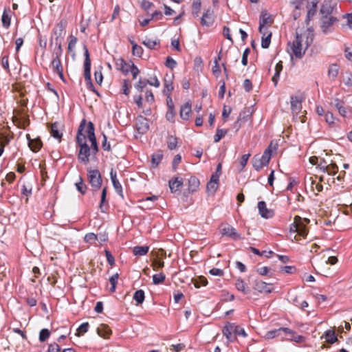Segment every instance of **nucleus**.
<instances>
[{"label": "nucleus", "mask_w": 352, "mask_h": 352, "mask_svg": "<svg viewBox=\"0 0 352 352\" xmlns=\"http://www.w3.org/2000/svg\"><path fill=\"white\" fill-rule=\"evenodd\" d=\"M257 207L258 213L263 218L269 219L272 217L274 214V210L268 209L264 201H258Z\"/></svg>", "instance_id": "obj_11"}, {"label": "nucleus", "mask_w": 352, "mask_h": 352, "mask_svg": "<svg viewBox=\"0 0 352 352\" xmlns=\"http://www.w3.org/2000/svg\"><path fill=\"white\" fill-rule=\"evenodd\" d=\"M323 338H324L325 341L329 344H333L338 340L335 331L331 329H329L325 331L324 334L321 337L322 339Z\"/></svg>", "instance_id": "obj_29"}, {"label": "nucleus", "mask_w": 352, "mask_h": 352, "mask_svg": "<svg viewBox=\"0 0 352 352\" xmlns=\"http://www.w3.org/2000/svg\"><path fill=\"white\" fill-rule=\"evenodd\" d=\"M173 89V82L170 80H164V94L165 95H170V92Z\"/></svg>", "instance_id": "obj_50"}, {"label": "nucleus", "mask_w": 352, "mask_h": 352, "mask_svg": "<svg viewBox=\"0 0 352 352\" xmlns=\"http://www.w3.org/2000/svg\"><path fill=\"white\" fill-rule=\"evenodd\" d=\"M163 158L162 151H159L155 153H153L151 156V166L153 168H156L160 164Z\"/></svg>", "instance_id": "obj_31"}, {"label": "nucleus", "mask_w": 352, "mask_h": 352, "mask_svg": "<svg viewBox=\"0 0 352 352\" xmlns=\"http://www.w3.org/2000/svg\"><path fill=\"white\" fill-rule=\"evenodd\" d=\"M129 72H131V73L132 74L133 78L134 79L137 78L138 75L140 73L139 69L133 63H132L131 65V67L129 68Z\"/></svg>", "instance_id": "obj_60"}, {"label": "nucleus", "mask_w": 352, "mask_h": 352, "mask_svg": "<svg viewBox=\"0 0 352 352\" xmlns=\"http://www.w3.org/2000/svg\"><path fill=\"white\" fill-rule=\"evenodd\" d=\"M89 327V324L86 322L80 325V327L78 328V333L76 335L78 336H80L81 334L85 333L88 331Z\"/></svg>", "instance_id": "obj_54"}, {"label": "nucleus", "mask_w": 352, "mask_h": 352, "mask_svg": "<svg viewBox=\"0 0 352 352\" xmlns=\"http://www.w3.org/2000/svg\"><path fill=\"white\" fill-rule=\"evenodd\" d=\"M85 124H86V120L84 119L81 121V122L79 125V127H78V133H77V135H76V143L78 144V146H81V145H83L84 144H87L86 143L87 133L86 132L85 133H82V131H84V129L85 128Z\"/></svg>", "instance_id": "obj_12"}, {"label": "nucleus", "mask_w": 352, "mask_h": 352, "mask_svg": "<svg viewBox=\"0 0 352 352\" xmlns=\"http://www.w3.org/2000/svg\"><path fill=\"white\" fill-rule=\"evenodd\" d=\"M272 143L265 150L262 155H256L252 159V165L256 170H260L263 166H267L271 159L272 148Z\"/></svg>", "instance_id": "obj_2"}, {"label": "nucleus", "mask_w": 352, "mask_h": 352, "mask_svg": "<svg viewBox=\"0 0 352 352\" xmlns=\"http://www.w3.org/2000/svg\"><path fill=\"white\" fill-rule=\"evenodd\" d=\"M222 235L228 236L234 239H241L240 234H238L236 230L230 225H226L221 228Z\"/></svg>", "instance_id": "obj_15"}, {"label": "nucleus", "mask_w": 352, "mask_h": 352, "mask_svg": "<svg viewBox=\"0 0 352 352\" xmlns=\"http://www.w3.org/2000/svg\"><path fill=\"white\" fill-rule=\"evenodd\" d=\"M107 192V187L103 188V189L102 190V193H101V199H100V206H99V208H100L101 212H104V210L103 209L104 204H107V201L106 200Z\"/></svg>", "instance_id": "obj_45"}, {"label": "nucleus", "mask_w": 352, "mask_h": 352, "mask_svg": "<svg viewBox=\"0 0 352 352\" xmlns=\"http://www.w3.org/2000/svg\"><path fill=\"white\" fill-rule=\"evenodd\" d=\"M207 190L212 192H214L218 188V183L210 181L207 184Z\"/></svg>", "instance_id": "obj_59"}, {"label": "nucleus", "mask_w": 352, "mask_h": 352, "mask_svg": "<svg viewBox=\"0 0 352 352\" xmlns=\"http://www.w3.org/2000/svg\"><path fill=\"white\" fill-rule=\"evenodd\" d=\"M336 21V18L333 16H322L321 28L324 33H327L329 28L331 27Z\"/></svg>", "instance_id": "obj_20"}, {"label": "nucleus", "mask_w": 352, "mask_h": 352, "mask_svg": "<svg viewBox=\"0 0 352 352\" xmlns=\"http://www.w3.org/2000/svg\"><path fill=\"white\" fill-rule=\"evenodd\" d=\"M132 44V53L134 56L140 57L143 54V49L141 46L131 41Z\"/></svg>", "instance_id": "obj_42"}, {"label": "nucleus", "mask_w": 352, "mask_h": 352, "mask_svg": "<svg viewBox=\"0 0 352 352\" xmlns=\"http://www.w3.org/2000/svg\"><path fill=\"white\" fill-rule=\"evenodd\" d=\"M191 111V103L190 102H186L180 108V118L184 120H188L190 118Z\"/></svg>", "instance_id": "obj_22"}, {"label": "nucleus", "mask_w": 352, "mask_h": 352, "mask_svg": "<svg viewBox=\"0 0 352 352\" xmlns=\"http://www.w3.org/2000/svg\"><path fill=\"white\" fill-rule=\"evenodd\" d=\"M168 148L170 150H173L177 147V139L176 137L170 135L168 138L167 141Z\"/></svg>", "instance_id": "obj_47"}, {"label": "nucleus", "mask_w": 352, "mask_h": 352, "mask_svg": "<svg viewBox=\"0 0 352 352\" xmlns=\"http://www.w3.org/2000/svg\"><path fill=\"white\" fill-rule=\"evenodd\" d=\"M154 270H157V268H162L164 266V262L161 260H154L152 263Z\"/></svg>", "instance_id": "obj_63"}, {"label": "nucleus", "mask_w": 352, "mask_h": 352, "mask_svg": "<svg viewBox=\"0 0 352 352\" xmlns=\"http://www.w3.org/2000/svg\"><path fill=\"white\" fill-rule=\"evenodd\" d=\"M165 278V274L162 272H160L153 276V283L155 285H158L162 283L164 281Z\"/></svg>", "instance_id": "obj_44"}, {"label": "nucleus", "mask_w": 352, "mask_h": 352, "mask_svg": "<svg viewBox=\"0 0 352 352\" xmlns=\"http://www.w3.org/2000/svg\"><path fill=\"white\" fill-rule=\"evenodd\" d=\"M338 8L337 3H333L331 0H324L320 9V13L322 16H331V14L338 12Z\"/></svg>", "instance_id": "obj_7"}, {"label": "nucleus", "mask_w": 352, "mask_h": 352, "mask_svg": "<svg viewBox=\"0 0 352 352\" xmlns=\"http://www.w3.org/2000/svg\"><path fill=\"white\" fill-rule=\"evenodd\" d=\"M338 112L344 118L349 117L351 114V110L348 111L344 105L339 108Z\"/></svg>", "instance_id": "obj_62"}, {"label": "nucleus", "mask_w": 352, "mask_h": 352, "mask_svg": "<svg viewBox=\"0 0 352 352\" xmlns=\"http://www.w3.org/2000/svg\"><path fill=\"white\" fill-rule=\"evenodd\" d=\"M250 156V154H245L242 156L241 161H240V165L241 168H239V171H242L245 166H246L248 159Z\"/></svg>", "instance_id": "obj_55"}, {"label": "nucleus", "mask_w": 352, "mask_h": 352, "mask_svg": "<svg viewBox=\"0 0 352 352\" xmlns=\"http://www.w3.org/2000/svg\"><path fill=\"white\" fill-rule=\"evenodd\" d=\"M291 108L294 114H298L302 108L301 100L298 96H291Z\"/></svg>", "instance_id": "obj_23"}, {"label": "nucleus", "mask_w": 352, "mask_h": 352, "mask_svg": "<svg viewBox=\"0 0 352 352\" xmlns=\"http://www.w3.org/2000/svg\"><path fill=\"white\" fill-rule=\"evenodd\" d=\"M61 43V41H56L55 45L57 47L54 50L53 52V58H60V57L61 56L63 53Z\"/></svg>", "instance_id": "obj_43"}, {"label": "nucleus", "mask_w": 352, "mask_h": 352, "mask_svg": "<svg viewBox=\"0 0 352 352\" xmlns=\"http://www.w3.org/2000/svg\"><path fill=\"white\" fill-rule=\"evenodd\" d=\"M142 43L146 46L149 49H155V46L156 45H159L160 46V41L157 40H152L151 38H146L144 41H142Z\"/></svg>", "instance_id": "obj_37"}, {"label": "nucleus", "mask_w": 352, "mask_h": 352, "mask_svg": "<svg viewBox=\"0 0 352 352\" xmlns=\"http://www.w3.org/2000/svg\"><path fill=\"white\" fill-rule=\"evenodd\" d=\"M97 333L99 336L103 338H107L111 333V330L109 327L108 325L101 324L98 328H97Z\"/></svg>", "instance_id": "obj_25"}, {"label": "nucleus", "mask_w": 352, "mask_h": 352, "mask_svg": "<svg viewBox=\"0 0 352 352\" xmlns=\"http://www.w3.org/2000/svg\"><path fill=\"white\" fill-rule=\"evenodd\" d=\"M105 256L107 257V261L108 263L111 266L113 265L115 263L114 257L113 256L111 253L107 250H105Z\"/></svg>", "instance_id": "obj_61"}, {"label": "nucleus", "mask_w": 352, "mask_h": 352, "mask_svg": "<svg viewBox=\"0 0 352 352\" xmlns=\"http://www.w3.org/2000/svg\"><path fill=\"white\" fill-rule=\"evenodd\" d=\"M84 240L86 243L93 244L98 240V236L94 233L90 232L85 236Z\"/></svg>", "instance_id": "obj_49"}, {"label": "nucleus", "mask_w": 352, "mask_h": 352, "mask_svg": "<svg viewBox=\"0 0 352 352\" xmlns=\"http://www.w3.org/2000/svg\"><path fill=\"white\" fill-rule=\"evenodd\" d=\"M28 145L33 152H38L42 146L40 139H31L30 135H27Z\"/></svg>", "instance_id": "obj_24"}, {"label": "nucleus", "mask_w": 352, "mask_h": 352, "mask_svg": "<svg viewBox=\"0 0 352 352\" xmlns=\"http://www.w3.org/2000/svg\"><path fill=\"white\" fill-rule=\"evenodd\" d=\"M65 26L66 23L64 21H60L59 23H58L54 28V36H55L54 40L55 42L56 41H61V38L63 37V36L65 34Z\"/></svg>", "instance_id": "obj_13"}, {"label": "nucleus", "mask_w": 352, "mask_h": 352, "mask_svg": "<svg viewBox=\"0 0 352 352\" xmlns=\"http://www.w3.org/2000/svg\"><path fill=\"white\" fill-rule=\"evenodd\" d=\"M165 65L167 67L173 69L176 67L177 62L173 58L168 56Z\"/></svg>", "instance_id": "obj_58"}, {"label": "nucleus", "mask_w": 352, "mask_h": 352, "mask_svg": "<svg viewBox=\"0 0 352 352\" xmlns=\"http://www.w3.org/2000/svg\"><path fill=\"white\" fill-rule=\"evenodd\" d=\"M80 150L78 155V158L80 162L87 164L89 162V156L91 153L90 147L87 145V144H84L83 145L79 146Z\"/></svg>", "instance_id": "obj_8"}, {"label": "nucleus", "mask_w": 352, "mask_h": 352, "mask_svg": "<svg viewBox=\"0 0 352 352\" xmlns=\"http://www.w3.org/2000/svg\"><path fill=\"white\" fill-rule=\"evenodd\" d=\"M254 289L260 293H271L272 291V284L267 283L261 280H256L254 284Z\"/></svg>", "instance_id": "obj_9"}, {"label": "nucleus", "mask_w": 352, "mask_h": 352, "mask_svg": "<svg viewBox=\"0 0 352 352\" xmlns=\"http://www.w3.org/2000/svg\"><path fill=\"white\" fill-rule=\"evenodd\" d=\"M59 126L60 124L58 122H54L50 125L49 129L51 135L60 141V139L63 136V133L59 131Z\"/></svg>", "instance_id": "obj_26"}, {"label": "nucleus", "mask_w": 352, "mask_h": 352, "mask_svg": "<svg viewBox=\"0 0 352 352\" xmlns=\"http://www.w3.org/2000/svg\"><path fill=\"white\" fill-rule=\"evenodd\" d=\"M87 177L89 182L93 189L96 191L100 188L102 183L101 175L97 169H88Z\"/></svg>", "instance_id": "obj_4"}, {"label": "nucleus", "mask_w": 352, "mask_h": 352, "mask_svg": "<svg viewBox=\"0 0 352 352\" xmlns=\"http://www.w3.org/2000/svg\"><path fill=\"white\" fill-rule=\"evenodd\" d=\"M338 170V167L336 164H331L328 165V171L327 173L329 175H335Z\"/></svg>", "instance_id": "obj_57"}, {"label": "nucleus", "mask_w": 352, "mask_h": 352, "mask_svg": "<svg viewBox=\"0 0 352 352\" xmlns=\"http://www.w3.org/2000/svg\"><path fill=\"white\" fill-rule=\"evenodd\" d=\"M111 179L113 186V188L116 192L120 195L122 198L124 197L122 194V187L120 182L117 179L116 172L111 169L110 172Z\"/></svg>", "instance_id": "obj_17"}, {"label": "nucleus", "mask_w": 352, "mask_h": 352, "mask_svg": "<svg viewBox=\"0 0 352 352\" xmlns=\"http://www.w3.org/2000/svg\"><path fill=\"white\" fill-rule=\"evenodd\" d=\"M201 0H193L192 4V14L195 17H197L199 16L201 10Z\"/></svg>", "instance_id": "obj_35"}, {"label": "nucleus", "mask_w": 352, "mask_h": 352, "mask_svg": "<svg viewBox=\"0 0 352 352\" xmlns=\"http://www.w3.org/2000/svg\"><path fill=\"white\" fill-rule=\"evenodd\" d=\"M192 282L196 288H199L201 285L205 286L208 284L207 279L204 276H199L192 279Z\"/></svg>", "instance_id": "obj_38"}, {"label": "nucleus", "mask_w": 352, "mask_h": 352, "mask_svg": "<svg viewBox=\"0 0 352 352\" xmlns=\"http://www.w3.org/2000/svg\"><path fill=\"white\" fill-rule=\"evenodd\" d=\"M60 348L56 343L50 344L48 347V352H59Z\"/></svg>", "instance_id": "obj_64"}, {"label": "nucleus", "mask_w": 352, "mask_h": 352, "mask_svg": "<svg viewBox=\"0 0 352 352\" xmlns=\"http://www.w3.org/2000/svg\"><path fill=\"white\" fill-rule=\"evenodd\" d=\"M234 323L227 322L223 329V333L226 337L228 342H233L236 339V336H232V333H234Z\"/></svg>", "instance_id": "obj_19"}, {"label": "nucleus", "mask_w": 352, "mask_h": 352, "mask_svg": "<svg viewBox=\"0 0 352 352\" xmlns=\"http://www.w3.org/2000/svg\"><path fill=\"white\" fill-rule=\"evenodd\" d=\"M214 21V12L211 9H208L204 13L201 19V23L202 25L210 26Z\"/></svg>", "instance_id": "obj_18"}, {"label": "nucleus", "mask_w": 352, "mask_h": 352, "mask_svg": "<svg viewBox=\"0 0 352 352\" xmlns=\"http://www.w3.org/2000/svg\"><path fill=\"white\" fill-rule=\"evenodd\" d=\"M10 21H11V11L10 8L5 9L2 16H1V21L3 26L6 28H8L10 25Z\"/></svg>", "instance_id": "obj_28"}, {"label": "nucleus", "mask_w": 352, "mask_h": 352, "mask_svg": "<svg viewBox=\"0 0 352 352\" xmlns=\"http://www.w3.org/2000/svg\"><path fill=\"white\" fill-rule=\"evenodd\" d=\"M94 125L91 122H89L86 133L87 138L91 142V151L93 154H96L98 151V146L97 144L96 138L94 133Z\"/></svg>", "instance_id": "obj_6"}, {"label": "nucleus", "mask_w": 352, "mask_h": 352, "mask_svg": "<svg viewBox=\"0 0 352 352\" xmlns=\"http://www.w3.org/2000/svg\"><path fill=\"white\" fill-rule=\"evenodd\" d=\"M149 247L144 246H135L133 248V252L136 256H144L148 252Z\"/></svg>", "instance_id": "obj_34"}, {"label": "nucleus", "mask_w": 352, "mask_h": 352, "mask_svg": "<svg viewBox=\"0 0 352 352\" xmlns=\"http://www.w3.org/2000/svg\"><path fill=\"white\" fill-rule=\"evenodd\" d=\"M235 286L239 291L243 292L244 294H248L250 292V288L248 287L245 282L241 278L236 280Z\"/></svg>", "instance_id": "obj_30"}, {"label": "nucleus", "mask_w": 352, "mask_h": 352, "mask_svg": "<svg viewBox=\"0 0 352 352\" xmlns=\"http://www.w3.org/2000/svg\"><path fill=\"white\" fill-rule=\"evenodd\" d=\"M51 65L53 68V71L58 75L63 81H65L63 68L60 58H53Z\"/></svg>", "instance_id": "obj_16"}, {"label": "nucleus", "mask_w": 352, "mask_h": 352, "mask_svg": "<svg viewBox=\"0 0 352 352\" xmlns=\"http://www.w3.org/2000/svg\"><path fill=\"white\" fill-rule=\"evenodd\" d=\"M273 23V19L272 16L267 13V12H262L260 16V21H259V32H262L263 30L265 29V25L272 24Z\"/></svg>", "instance_id": "obj_14"}, {"label": "nucleus", "mask_w": 352, "mask_h": 352, "mask_svg": "<svg viewBox=\"0 0 352 352\" xmlns=\"http://www.w3.org/2000/svg\"><path fill=\"white\" fill-rule=\"evenodd\" d=\"M228 133L227 130L219 129L217 130L216 134L214 136V142H219Z\"/></svg>", "instance_id": "obj_48"}, {"label": "nucleus", "mask_w": 352, "mask_h": 352, "mask_svg": "<svg viewBox=\"0 0 352 352\" xmlns=\"http://www.w3.org/2000/svg\"><path fill=\"white\" fill-rule=\"evenodd\" d=\"M280 333H281L280 328L276 329H273V330L267 331L265 335V337L267 339H272L275 337L278 336L279 335H280Z\"/></svg>", "instance_id": "obj_53"}, {"label": "nucleus", "mask_w": 352, "mask_h": 352, "mask_svg": "<svg viewBox=\"0 0 352 352\" xmlns=\"http://www.w3.org/2000/svg\"><path fill=\"white\" fill-rule=\"evenodd\" d=\"M83 49H84V56H85L84 76H85V80L87 82V89L93 91L94 92H96L98 95V93L94 89V85L91 82V59L89 57V50L86 45H84Z\"/></svg>", "instance_id": "obj_3"}, {"label": "nucleus", "mask_w": 352, "mask_h": 352, "mask_svg": "<svg viewBox=\"0 0 352 352\" xmlns=\"http://www.w3.org/2000/svg\"><path fill=\"white\" fill-rule=\"evenodd\" d=\"M339 72V67L336 64H332L329 66L328 69V76L332 79L335 80L338 76Z\"/></svg>", "instance_id": "obj_33"}, {"label": "nucleus", "mask_w": 352, "mask_h": 352, "mask_svg": "<svg viewBox=\"0 0 352 352\" xmlns=\"http://www.w3.org/2000/svg\"><path fill=\"white\" fill-rule=\"evenodd\" d=\"M50 336V331L47 329H43L39 333V340L41 342H45Z\"/></svg>", "instance_id": "obj_51"}, {"label": "nucleus", "mask_w": 352, "mask_h": 352, "mask_svg": "<svg viewBox=\"0 0 352 352\" xmlns=\"http://www.w3.org/2000/svg\"><path fill=\"white\" fill-rule=\"evenodd\" d=\"M317 3H318V2L315 1H312L310 3H308V6H307L308 11H307V19H306L307 23L309 21L310 17L314 16L316 12Z\"/></svg>", "instance_id": "obj_32"}, {"label": "nucleus", "mask_w": 352, "mask_h": 352, "mask_svg": "<svg viewBox=\"0 0 352 352\" xmlns=\"http://www.w3.org/2000/svg\"><path fill=\"white\" fill-rule=\"evenodd\" d=\"M149 129L148 120L140 116H138L136 120V129L140 134L146 133Z\"/></svg>", "instance_id": "obj_10"}, {"label": "nucleus", "mask_w": 352, "mask_h": 352, "mask_svg": "<svg viewBox=\"0 0 352 352\" xmlns=\"http://www.w3.org/2000/svg\"><path fill=\"white\" fill-rule=\"evenodd\" d=\"M314 34L311 28H308L302 34L296 33L295 39L292 43H288L291 57L295 56L296 58L300 59L305 54L306 50L311 45L314 41Z\"/></svg>", "instance_id": "obj_1"}, {"label": "nucleus", "mask_w": 352, "mask_h": 352, "mask_svg": "<svg viewBox=\"0 0 352 352\" xmlns=\"http://www.w3.org/2000/svg\"><path fill=\"white\" fill-rule=\"evenodd\" d=\"M148 80L140 78L137 83L135 85V89L140 92H142L144 89L148 85Z\"/></svg>", "instance_id": "obj_41"}, {"label": "nucleus", "mask_w": 352, "mask_h": 352, "mask_svg": "<svg viewBox=\"0 0 352 352\" xmlns=\"http://www.w3.org/2000/svg\"><path fill=\"white\" fill-rule=\"evenodd\" d=\"M116 65L117 69L122 71L124 74H127L129 72L131 65L126 63L123 58L118 59Z\"/></svg>", "instance_id": "obj_27"}, {"label": "nucleus", "mask_w": 352, "mask_h": 352, "mask_svg": "<svg viewBox=\"0 0 352 352\" xmlns=\"http://www.w3.org/2000/svg\"><path fill=\"white\" fill-rule=\"evenodd\" d=\"M234 333L235 334V336H241L243 337L247 336V334H246L244 329H243L237 325H235V324H234Z\"/></svg>", "instance_id": "obj_56"}, {"label": "nucleus", "mask_w": 352, "mask_h": 352, "mask_svg": "<svg viewBox=\"0 0 352 352\" xmlns=\"http://www.w3.org/2000/svg\"><path fill=\"white\" fill-rule=\"evenodd\" d=\"M182 185L183 179L182 178L175 177L168 182V186L172 193L179 192Z\"/></svg>", "instance_id": "obj_21"}, {"label": "nucleus", "mask_w": 352, "mask_h": 352, "mask_svg": "<svg viewBox=\"0 0 352 352\" xmlns=\"http://www.w3.org/2000/svg\"><path fill=\"white\" fill-rule=\"evenodd\" d=\"M189 189L191 191H195L199 185V179L195 177H191L188 180Z\"/></svg>", "instance_id": "obj_40"}, {"label": "nucleus", "mask_w": 352, "mask_h": 352, "mask_svg": "<svg viewBox=\"0 0 352 352\" xmlns=\"http://www.w3.org/2000/svg\"><path fill=\"white\" fill-rule=\"evenodd\" d=\"M272 33L269 32L266 36H262L261 38V47L264 49L269 47L271 43Z\"/></svg>", "instance_id": "obj_46"}, {"label": "nucleus", "mask_w": 352, "mask_h": 352, "mask_svg": "<svg viewBox=\"0 0 352 352\" xmlns=\"http://www.w3.org/2000/svg\"><path fill=\"white\" fill-rule=\"evenodd\" d=\"M309 222V220L308 219H302L299 216H296L294 221V232H296L297 235L305 238L308 232L306 223Z\"/></svg>", "instance_id": "obj_5"}, {"label": "nucleus", "mask_w": 352, "mask_h": 352, "mask_svg": "<svg viewBox=\"0 0 352 352\" xmlns=\"http://www.w3.org/2000/svg\"><path fill=\"white\" fill-rule=\"evenodd\" d=\"M75 185L78 191H79L81 194L85 195L86 193L87 187L84 184L81 177H79V182H76Z\"/></svg>", "instance_id": "obj_39"}, {"label": "nucleus", "mask_w": 352, "mask_h": 352, "mask_svg": "<svg viewBox=\"0 0 352 352\" xmlns=\"http://www.w3.org/2000/svg\"><path fill=\"white\" fill-rule=\"evenodd\" d=\"M256 272L262 275L266 276L268 275L270 276H272V273L271 272V269L268 267H261L256 269Z\"/></svg>", "instance_id": "obj_52"}, {"label": "nucleus", "mask_w": 352, "mask_h": 352, "mask_svg": "<svg viewBox=\"0 0 352 352\" xmlns=\"http://www.w3.org/2000/svg\"><path fill=\"white\" fill-rule=\"evenodd\" d=\"M144 292L142 289L137 290L133 295V299L138 305L142 304L144 300Z\"/></svg>", "instance_id": "obj_36"}]
</instances>
